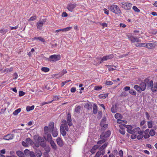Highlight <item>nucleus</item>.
<instances>
[{
	"label": "nucleus",
	"mask_w": 157,
	"mask_h": 157,
	"mask_svg": "<svg viewBox=\"0 0 157 157\" xmlns=\"http://www.w3.org/2000/svg\"><path fill=\"white\" fill-rule=\"evenodd\" d=\"M13 69L12 67L7 68L5 69V71L6 72H11L13 71Z\"/></svg>",
	"instance_id": "51"
},
{
	"label": "nucleus",
	"mask_w": 157,
	"mask_h": 157,
	"mask_svg": "<svg viewBox=\"0 0 157 157\" xmlns=\"http://www.w3.org/2000/svg\"><path fill=\"white\" fill-rule=\"evenodd\" d=\"M146 47L148 48H152L155 47V45L153 43H148L146 44Z\"/></svg>",
	"instance_id": "21"
},
{
	"label": "nucleus",
	"mask_w": 157,
	"mask_h": 157,
	"mask_svg": "<svg viewBox=\"0 0 157 157\" xmlns=\"http://www.w3.org/2000/svg\"><path fill=\"white\" fill-rule=\"evenodd\" d=\"M62 124H63L64 125H67V123L66 120H63V121H62Z\"/></svg>",
	"instance_id": "64"
},
{
	"label": "nucleus",
	"mask_w": 157,
	"mask_h": 157,
	"mask_svg": "<svg viewBox=\"0 0 157 157\" xmlns=\"http://www.w3.org/2000/svg\"><path fill=\"white\" fill-rule=\"evenodd\" d=\"M33 148L35 150V152L37 157H40L42 155V152L40 150L37 148H35V147H33Z\"/></svg>",
	"instance_id": "14"
},
{
	"label": "nucleus",
	"mask_w": 157,
	"mask_h": 157,
	"mask_svg": "<svg viewBox=\"0 0 157 157\" xmlns=\"http://www.w3.org/2000/svg\"><path fill=\"white\" fill-rule=\"evenodd\" d=\"M107 144H104L103 145H102L100 148V150H103L104 148H105L107 146Z\"/></svg>",
	"instance_id": "53"
},
{
	"label": "nucleus",
	"mask_w": 157,
	"mask_h": 157,
	"mask_svg": "<svg viewBox=\"0 0 157 157\" xmlns=\"http://www.w3.org/2000/svg\"><path fill=\"white\" fill-rule=\"evenodd\" d=\"M84 107L87 109L88 110L92 109V103L89 102V103H86L85 104Z\"/></svg>",
	"instance_id": "19"
},
{
	"label": "nucleus",
	"mask_w": 157,
	"mask_h": 157,
	"mask_svg": "<svg viewBox=\"0 0 157 157\" xmlns=\"http://www.w3.org/2000/svg\"><path fill=\"white\" fill-rule=\"evenodd\" d=\"M48 128L47 126H46L44 128V138L45 140L49 142L52 140V138L51 134L48 131Z\"/></svg>",
	"instance_id": "1"
},
{
	"label": "nucleus",
	"mask_w": 157,
	"mask_h": 157,
	"mask_svg": "<svg viewBox=\"0 0 157 157\" xmlns=\"http://www.w3.org/2000/svg\"><path fill=\"white\" fill-rule=\"evenodd\" d=\"M111 132L109 130H108L105 132H102L100 136L101 139H104L110 136Z\"/></svg>",
	"instance_id": "8"
},
{
	"label": "nucleus",
	"mask_w": 157,
	"mask_h": 157,
	"mask_svg": "<svg viewBox=\"0 0 157 157\" xmlns=\"http://www.w3.org/2000/svg\"><path fill=\"white\" fill-rule=\"evenodd\" d=\"M146 44L145 43H141L138 44L137 45H136V46L139 47H146Z\"/></svg>",
	"instance_id": "47"
},
{
	"label": "nucleus",
	"mask_w": 157,
	"mask_h": 157,
	"mask_svg": "<svg viewBox=\"0 0 157 157\" xmlns=\"http://www.w3.org/2000/svg\"><path fill=\"white\" fill-rule=\"evenodd\" d=\"M141 131L140 130V128L137 127L134 128L132 130V132H131V134H133L136 132L138 134Z\"/></svg>",
	"instance_id": "22"
},
{
	"label": "nucleus",
	"mask_w": 157,
	"mask_h": 157,
	"mask_svg": "<svg viewBox=\"0 0 157 157\" xmlns=\"http://www.w3.org/2000/svg\"><path fill=\"white\" fill-rule=\"evenodd\" d=\"M114 56L113 54H111L105 56H103L101 58V57H97V59H98V62L99 64L102 63L103 61H106L109 59H111L113 58Z\"/></svg>",
	"instance_id": "3"
},
{
	"label": "nucleus",
	"mask_w": 157,
	"mask_h": 157,
	"mask_svg": "<svg viewBox=\"0 0 157 157\" xmlns=\"http://www.w3.org/2000/svg\"><path fill=\"white\" fill-rule=\"evenodd\" d=\"M121 6L124 9L128 10H130L132 7V4L129 3L122 2Z\"/></svg>",
	"instance_id": "6"
},
{
	"label": "nucleus",
	"mask_w": 157,
	"mask_h": 157,
	"mask_svg": "<svg viewBox=\"0 0 157 157\" xmlns=\"http://www.w3.org/2000/svg\"><path fill=\"white\" fill-rule=\"evenodd\" d=\"M56 142L58 145L60 147H61L63 146V141L60 137H58L57 138Z\"/></svg>",
	"instance_id": "20"
},
{
	"label": "nucleus",
	"mask_w": 157,
	"mask_h": 157,
	"mask_svg": "<svg viewBox=\"0 0 157 157\" xmlns=\"http://www.w3.org/2000/svg\"><path fill=\"white\" fill-rule=\"evenodd\" d=\"M71 28H72L71 27H66L65 28L56 30L55 31V33H58V32H59L60 31L66 32V31H68L69 30H71Z\"/></svg>",
	"instance_id": "15"
},
{
	"label": "nucleus",
	"mask_w": 157,
	"mask_h": 157,
	"mask_svg": "<svg viewBox=\"0 0 157 157\" xmlns=\"http://www.w3.org/2000/svg\"><path fill=\"white\" fill-rule=\"evenodd\" d=\"M67 120L68 125L69 126H72V124L71 122L72 120L71 117V114L70 113H68L67 117Z\"/></svg>",
	"instance_id": "12"
},
{
	"label": "nucleus",
	"mask_w": 157,
	"mask_h": 157,
	"mask_svg": "<svg viewBox=\"0 0 157 157\" xmlns=\"http://www.w3.org/2000/svg\"><path fill=\"white\" fill-rule=\"evenodd\" d=\"M37 140V142L40 144V146L42 147H44L45 146L46 143L44 142V139L42 137L38 136Z\"/></svg>",
	"instance_id": "7"
},
{
	"label": "nucleus",
	"mask_w": 157,
	"mask_h": 157,
	"mask_svg": "<svg viewBox=\"0 0 157 157\" xmlns=\"http://www.w3.org/2000/svg\"><path fill=\"white\" fill-rule=\"evenodd\" d=\"M116 105H113L111 108V111L113 113H115L117 111Z\"/></svg>",
	"instance_id": "27"
},
{
	"label": "nucleus",
	"mask_w": 157,
	"mask_h": 157,
	"mask_svg": "<svg viewBox=\"0 0 157 157\" xmlns=\"http://www.w3.org/2000/svg\"><path fill=\"white\" fill-rule=\"evenodd\" d=\"M144 132V131L142 130L138 133L139 135L137 136V138L138 140H140L143 137L144 135L143 134Z\"/></svg>",
	"instance_id": "25"
},
{
	"label": "nucleus",
	"mask_w": 157,
	"mask_h": 157,
	"mask_svg": "<svg viewBox=\"0 0 157 157\" xmlns=\"http://www.w3.org/2000/svg\"><path fill=\"white\" fill-rule=\"evenodd\" d=\"M29 156L30 157H36L35 153L32 151L30 152Z\"/></svg>",
	"instance_id": "52"
},
{
	"label": "nucleus",
	"mask_w": 157,
	"mask_h": 157,
	"mask_svg": "<svg viewBox=\"0 0 157 157\" xmlns=\"http://www.w3.org/2000/svg\"><path fill=\"white\" fill-rule=\"evenodd\" d=\"M129 92L130 94L134 96H135L136 95V92L133 89H130L129 91Z\"/></svg>",
	"instance_id": "41"
},
{
	"label": "nucleus",
	"mask_w": 157,
	"mask_h": 157,
	"mask_svg": "<svg viewBox=\"0 0 157 157\" xmlns=\"http://www.w3.org/2000/svg\"><path fill=\"white\" fill-rule=\"evenodd\" d=\"M115 118L117 120H120L122 118V116L120 113H117L115 115Z\"/></svg>",
	"instance_id": "30"
},
{
	"label": "nucleus",
	"mask_w": 157,
	"mask_h": 157,
	"mask_svg": "<svg viewBox=\"0 0 157 157\" xmlns=\"http://www.w3.org/2000/svg\"><path fill=\"white\" fill-rule=\"evenodd\" d=\"M14 136L13 134H8L5 136L4 139L6 140H9L13 139Z\"/></svg>",
	"instance_id": "18"
},
{
	"label": "nucleus",
	"mask_w": 157,
	"mask_h": 157,
	"mask_svg": "<svg viewBox=\"0 0 157 157\" xmlns=\"http://www.w3.org/2000/svg\"><path fill=\"white\" fill-rule=\"evenodd\" d=\"M54 123L53 122H50L49 124L48 127V131L50 132V131L55 129L56 128H55L54 127Z\"/></svg>",
	"instance_id": "13"
},
{
	"label": "nucleus",
	"mask_w": 157,
	"mask_h": 157,
	"mask_svg": "<svg viewBox=\"0 0 157 157\" xmlns=\"http://www.w3.org/2000/svg\"><path fill=\"white\" fill-rule=\"evenodd\" d=\"M33 40H39L41 41V42H45L44 39L41 37H35L33 38Z\"/></svg>",
	"instance_id": "35"
},
{
	"label": "nucleus",
	"mask_w": 157,
	"mask_h": 157,
	"mask_svg": "<svg viewBox=\"0 0 157 157\" xmlns=\"http://www.w3.org/2000/svg\"><path fill=\"white\" fill-rule=\"evenodd\" d=\"M52 87V83L51 82L48 83V84L45 86V88L47 90H51Z\"/></svg>",
	"instance_id": "31"
},
{
	"label": "nucleus",
	"mask_w": 157,
	"mask_h": 157,
	"mask_svg": "<svg viewBox=\"0 0 157 157\" xmlns=\"http://www.w3.org/2000/svg\"><path fill=\"white\" fill-rule=\"evenodd\" d=\"M127 127H126V128H127L128 130H127V132L131 134V132H132V126L130 125H126Z\"/></svg>",
	"instance_id": "33"
},
{
	"label": "nucleus",
	"mask_w": 157,
	"mask_h": 157,
	"mask_svg": "<svg viewBox=\"0 0 157 157\" xmlns=\"http://www.w3.org/2000/svg\"><path fill=\"white\" fill-rule=\"evenodd\" d=\"M49 142H50L51 145L52 149L54 150H56L57 149L56 145L53 140Z\"/></svg>",
	"instance_id": "24"
},
{
	"label": "nucleus",
	"mask_w": 157,
	"mask_h": 157,
	"mask_svg": "<svg viewBox=\"0 0 157 157\" xmlns=\"http://www.w3.org/2000/svg\"><path fill=\"white\" fill-rule=\"evenodd\" d=\"M147 126L149 128H151L152 127V123L151 121H148L147 122Z\"/></svg>",
	"instance_id": "44"
},
{
	"label": "nucleus",
	"mask_w": 157,
	"mask_h": 157,
	"mask_svg": "<svg viewBox=\"0 0 157 157\" xmlns=\"http://www.w3.org/2000/svg\"><path fill=\"white\" fill-rule=\"evenodd\" d=\"M102 87L101 86H95L94 88V90H101Z\"/></svg>",
	"instance_id": "50"
},
{
	"label": "nucleus",
	"mask_w": 157,
	"mask_h": 157,
	"mask_svg": "<svg viewBox=\"0 0 157 157\" xmlns=\"http://www.w3.org/2000/svg\"><path fill=\"white\" fill-rule=\"evenodd\" d=\"M151 90L153 92H155L157 91V83H155L154 86H152L151 89Z\"/></svg>",
	"instance_id": "26"
},
{
	"label": "nucleus",
	"mask_w": 157,
	"mask_h": 157,
	"mask_svg": "<svg viewBox=\"0 0 157 157\" xmlns=\"http://www.w3.org/2000/svg\"><path fill=\"white\" fill-rule=\"evenodd\" d=\"M97 112L98 107L96 104H94L93 105V113L96 114L97 113Z\"/></svg>",
	"instance_id": "32"
},
{
	"label": "nucleus",
	"mask_w": 157,
	"mask_h": 157,
	"mask_svg": "<svg viewBox=\"0 0 157 157\" xmlns=\"http://www.w3.org/2000/svg\"><path fill=\"white\" fill-rule=\"evenodd\" d=\"M144 81L146 82L147 90L150 89L152 86H153V82L152 80H150L148 78H145Z\"/></svg>",
	"instance_id": "5"
},
{
	"label": "nucleus",
	"mask_w": 157,
	"mask_h": 157,
	"mask_svg": "<svg viewBox=\"0 0 157 157\" xmlns=\"http://www.w3.org/2000/svg\"><path fill=\"white\" fill-rule=\"evenodd\" d=\"M34 105H32L31 106H27L26 107V110L27 111H29L30 110H33L34 109Z\"/></svg>",
	"instance_id": "40"
},
{
	"label": "nucleus",
	"mask_w": 157,
	"mask_h": 157,
	"mask_svg": "<svg viewBox=\"0 0 157 157\" xmlns=\"http://www.w3.org/2000/svg\"><path fill=\"white\" fill-rule=\"evenodd\" d=\"M134 88L137 91L139 92L140 93H141V89L140 87V86L137 85H134Z\"/></svg>",
	"instance_id": "34"
},
{
	"label": "nucleus",
	"mask_w": 157,
	"mask_h": 157,
	"mask_svg": "<svg viewBox=\"0 0 157 157\" xmlns=\"http://www.w3.org/2000/svg\"><path fill=\"white\" fill-rule=\"evenodd\" d=\"M102 139V140H101L98 141V142H97V144H101L105 142V140L104 139Z\"/></svg>",
	"instance_id": "60"
},
{
	"label": "nucleus",
	"mask_w": 157,
	"mask_h": 157,
	"mask_svg": "<svg viewBox=\"0 0 157 157\" xmlns=\"http://www.w3.org/2000/svg\"><path fill=\"white\" fill-rule=\"evenodd\" d=\"M149 132L150 135L151 136H154L155 135V130L153 129H151Z\"/></svg>",
	"instance_id": "46"
},
{
	"label": "nucleus",
	"mask_w": 157,
	"mask_h": 157,
	"mask_svg": "<svg viewBox=\"0 0 157 157\" xmlns=\"http://www.w3.org/2000/svg\"><path fill=\"white\" fill-rule=\"evenodd\" d=\"M106 121V118L105 117H104L103 119L101 120V122L100 123V126H102V125L104 124L105 122Z\"/></svg>",
	"instance_id": "43"
},
{
	"label": "nucleus",
	"mask_w": 157,
	"mask_h": 157,
	"mask_svg": "<svg viewBox=\"0 0 157 157\" xmlns=\"http://www.w3.org/2000/svg\"><path fill=\"white\" fill-rule=\"evenodd\" d=\"M16 154L19 157H22L24 155V153L20 151H17Z\"/></svg>",
	"instance_id": "37"
},
{
	"label": "nucleus",
	"mask_w": 157,
	"mask_h": 157,
	"mask_svg": "<svg viewBox=\"0 0 157 157\" xmlns=\"http://www.w3.org/2000/svg\"><path fill=\"white\" fill-rule=\"evenodd\" d=\"M61 56L60 55L54 54L50 56L48 58H46L45 60L48 61L54 62L59 60Z\"/></svg>",
	"instance_id": "2"
},
{
	"label": "nucleus",
	"mask_w": 157,
	"mask_h": 157,
	"mask_svg": "<svg viewBox=\"0 0 157 157\" xmlns=\"http://www.w3.org/2000/svg\"><path fill=\"white\" fill-rule=\"evenodd\" d=\"M46 20L42 19L37 22L36 24L37 28L40 30H41L43 25L46 22Z\"/></svg>",
	"instance_id": "9"
},
{
	"label": "nucleus",
	"mask_w": 157,
	"mask_h": 157,
	"mask_svg": "<svg viewBox=\"0 0 157 157\" xmlns=\"http://www.w3.org/2000/svg\"><path fill=\"white\" fill-rule=\"evenodd\" d=\"M106 66L107 67H109L108 69L109 71H113L114 70H115V69L113 68L109 67L111 66L110 65H106Z\"/></svg>",
	"instance_id": "61"
},
{
	"label": "nucleus",
	"mask_w": 157,
	"mask_h": 157,
	"mask_svg": "<svg viewBox=\"0 0 157 157\" xmlns=\"http://www.w3.org/2000/svg\"><path fill=\"white\" fill-rule=\"evenodd\" d=\"M149 132V129H147L144 132V138L145 139H147L150 137L148 133Z\"/></svg>",
	"instance_id": "23"
},
{
	"label": "nucleus",
	"mask_w": 157,
	"mask_h": 157,
	"mask_svg": "<svg viewBox=\"0 0 157 157\" xmlns=\"http://www.w3.org/2000/svg\"><path fill=\"white\" fill-rule=\"evenodd\" d=\"M19 96L21 97L23 96L25 94V93L23 92V91H20L19 92Z\"/></svg>",
	"instance_id": "56"
},
{
	"label": "nucleus",
	"mask_w": 157,
	"mask_h": 157,
	"mask_svg": "<svg viewBox=\"0 0 157 157\" xmlns=\"http://www.w3.org/2000/svg\"><path fill=\"white\" fill-rule=\"evenodd\" d=\"M65 127V125L62 124L60 126V132L62 135L63 136H65L67 134V132L64 130Z\"/></svg>",
	"instance_id": "10"
},
{
	"label": "nucleus",
	"mask_w": 157,
	"mask_h": 157,
	"mask_svg": "<svg viewBox=\"0 0 157 157\" xmlns=\"http://www.w3.org/2000/svg\"><path fill=\"white\" fill-rule=\"evenodd\" d=\"M108 96V94H102L99 95L100 97V98H103L104 97V98H105L107 97Z\"/></svg>",
	"instance_id": "55"
},
{
	"label": "nucleus",
	"mask_w": 157,
	"mask_h": 157,
	"mask_svg": "<svg viewBox=\"0 0 157 157\" xmlns=\"http://www.w3.org/2000/svg\"><path fill=\"white\" fill-rule=\"evenodd\" d=\"M28 144L26 143V142L22 141V145L24 147H28V145L27 144Z\"/></svg>",
	"instance_id": "57"
},
{
	"label": "nucleus",
	"mask_w": 157,
	"mask_h": 157,
	"mask_svg": "<svg viewBox=\"0 0 157 157\" xmlns=\"http://www.w3.org/2000/svg\"><path fill=\"white\" fill-rule=\"evenodd\" d=\"M80 108L81 106L80 105L76 106L75 109V112L78 113H80Z\"/></svg>",
	"instance_id": "38"
},
{
	"label": "nucleus",
	"mask_w": 157,
	"mask_h": 157,
	"mask_svg": "<svg viewBox=\"0 0 157 157\" xmlns=\"http://www.w3.org/2000/svg\"><path fill=\"white\" fill-rule=\"evenodd\" d=\"M108 8L111 11L115 14L120 13H121L119 7L116 5H112L109 6Z\"/></svg>",
	"instance_id": "4"
},
{
	"label": "nucleus",
	"mask_w": 157,
	"mask_h": 157,
	"mask_svg": "<svg viewBox=\"0 0 157 157\" xmlns=\"http://www.w3.org/2000/svg\"><path fill=\"white\" fill-rule=\"evenodd\" d=\"M41 70L44 72H48L49 71V69L47 67H43L41 68Z\"/></svg>",
	"instance_id": "45"
},
{
	"label": "nucleus",
	"mask_w": 157,
	"mask_h": 157,
	"mask_svg": "<svg viewBox=\"0 0 157 157\" xmlns=\"http://www.w3.org/2000/svg\"><path fill=\"white\" fill-rule=\"evenodd\" d=\"M140 86L142 91L145 90L146 87V82L144 81V82H141L140 84Z\"/></svg>",
	"instance_id": "17"
},
{
	"label": "nucleus",
	"mask_w": 157,
	"mask_h": 157,
	"mask_svg": "<svg viewBox=\"0 0 157 157\" xmlns=\"http://www.w3.org/2000/svg\"><path fill=\"white\" fill-rule=\"evenodd\" d=\"M132 9L136 12H140V10L136 6H133L132 7Z\"/></svg>",
	"instance_id": "48"
},
{
	"label": "nucleus",
	"mask_w": 157,
	"mask_h": 157,
	"mask_svg": "<svg viewBox=\"0 0 157 157\" xmlns=\"http://www.w3.org/2000/svg\"><path fill=\"white\" fill-rule=\"evenodd\" d=\"M135 37L132 36L131 39L130 40L131 41V43H133L135 42Z\"/></svg>",
	"instance_id": "62"
},
{
	"label": "nucleus",
	"mask_w": 157,
	"mask_h": 157,
	"mask_svg": "<svg viewBox=\"0 0 157 157\" xmlns=\"http://www.w3.org/2000/svg\"><path fill=\"white\" fill-rule=\"evenodd\" d=\"M31 151H29L27 149H26L24 151V153L26 155L30 154V152Z\"/></svg>",
	"instance_id": "49"
},
{
	"label": "nucleus",
	"mask_w": 157,
	"mask_h": 157,
	"mask_svg": "<svg viewBox=\"0 0 157 157\" xmlns=\"http://www.w3.org/2000/svg\"><path fill=\"white\" fill-rule=\"evenodd\" d=\"M21 109L19 108L15 110L13 113V114L14 115H17L21 111Z\"/></svg>",
	"instance_id": "39"
},
{
	"label": "nucleus",
	"mask_w": 157,
	"mask_h": 157,
	"mask_svg": "<svg viewBox=\"0 0 157 157\" xmlns=\"http://www.w3.org/2000/svg\"><path fill=\"white\" fill-rule=\"evenodd\" d=\"M36 16H33L31 17L28 20L29 21H31L36 20Z\"/></svg>",
	"instance_id": "42"
},
{
	"label": "nucleus",
	"mask_w": 157,
	"mask_h": 157,
	"mask_svg": "<svg viewBox=\"0 0 157 157\" xmlns=\"http://www.w3.org/2000/svg\"><path fill=\"white\" fill-rule=\"evenodd\" d=\"M34 146L33 147H35V148H37V147H40V144L38 143H34Z\"/></svg>",
	"instance_id": "58"
},
{
	"label": "nucleus",
	"mask_w": 157,
	"mask_h": 157,
	"mask_svg": "<svg viewBox=\"0 0 157 157\" xmlns=\"http://www.w3.org/2000/svg\"><path fill=\"white\" fill-rule=\"evenodd\" d=\"M8 30L7 29H5V28H2L0 30V33L2 35H4L6 33L8 32Z\"/></svg>",
	"instance_id": "36"
},
{
	"label": "nucleus",
	"mask_w": 157,
	"mask_h": 157,
	"mask_svg": "<svg viewBox=\"0 0 157 157\" xmlns=\"http://www.w3.org/2000/svg\"><path fill=\"white\" fill-rule=\"evenodd\" d=\"M25 141L28 144H29L31 145H32L34 144L33 141L30 138H28L26 139Z\"/></svg>",
	"instance_id": "29"
},
{
	"label": "nucleus",
	"mask_w": 157,
	"mask_h": 157,
	"mask_svg": "<svg viewBox=\"0 0 157 157\" xmlns=\"http://www.w3.org/2000/svg\"><path fill=\"white\" fill-rule=\"evenodd\" d=\"M76 4L70 3L67 6V9L70 11L72 12L73 9L76 7Z\"/></svg>",
	"instance_id": "11"
},
{
	"label": "nucleus",
	"mask_w": 157,
	"mask_h": 157,
	"mask_svg": "<svg viewBox=\"0 0 157 157\" xmlns=\"http://www.w3.org/2000/svg\"><path fill=\"white\" fill-rule=\"evenodd\" d=\"M49 132H51L53 136L54 137H56L58 134V131L56 128Z\"/></svg>",
	"instance_id": "16"
},
{
	"label": "nucleus",
	"mask_w": 157,
	"mask_h": 157,
	"mask_svg": "<svg viewBox=\"0 0 157 157\" xmlns=\"http://www.w3.org/2000/svg\"><path fill=\"white\" fill-rule=\"evenodd\" d=\"M76 89L75 87H73L71 89V91L72 93H74L75 92Z\"/></svg>",
	"instance_id": "63"
},
{
	"label": "nucleus",
	"mask_w": 157,
	"mask_h": 157,
	"mask_svg": "<svg viewBox=\"0 0 157 157\" xmlns=\"http://www.w3.org/2000/svg\"><path fill=\"white\" fill-rule=\"evenodd\" d=\"M130 89V87L128 86L124 87V90L125 91H127L128 90L129 91Z\"/></svg>",
	"instance_id": "59"
},
{
	"label": "nucleus",
	"mask_w": 157,
	"mask_h": 157,
	"mask_svg": "<svg viewBox=\"0 0 157 157\" xmlns=\"http://www.w3.org/2000/svg\"><path fill=\"white\" fill-rule=\"evenodd\" d=\"M101 155V151H99L96 153L94 157H99Z\"/></svg>",
	"instance_id": "54"
},
{
	"label": "nucleus",
	"mask_w": 157,
	"mask_h": 157,
	"mask_svg": "<svg viewBox=\"0 0 157 157\" xmlns=\"http://www.w3.org/2000/svg\"><path fill=\"white\" fill-rule=\"evenodd\" d=\"M44 148V150L47 152L49 153L50 151L51 148L48 145H47L46 144H45V146L44 147H42Z\"/></svg>",
	"instance_id": "28"
}]
</instances>
